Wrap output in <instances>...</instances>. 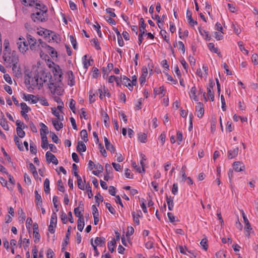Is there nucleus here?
Segmentation results:
<instances>
[{"mask_svg": "<svg viewBox=\"0 0 258 258\" xmlns=\"http://www.w3.org/2000/svg\"><path fill=\"white\" fill-rule=\"evenodd\" d=\"M47 12L48 10L34 11L31 17L35 22H45L48 20Z\"/></svg>", "mask_w": 258, "mask_h": 258, "instance_id": "f257e3e1", "label": "nucleus"}, {"mask_svg": "<svg viewBox=\"0 0 258 258\" xmlns=\"http://www.w3.org/2000/svg\"><path fill=\"white\" fill-rule=\"evenodd\" d=\"M3 58L5 61L9 64L18 63L19 61L18 55L15 51H13L12 52L11 51L9 52H3Z\"/></svg>", "mask_w": 258, "mask_h": 258, "instance_id": "f03ea898", "label": "nucleus"}, {"mask_svg": "<svg viewBox=\"0 0 258 258\" xmlns=\"http://www.w3.org/2000/svg\"><path fill=\"white\" fill-rule=\"evenodd\" d=\"M29 2V6L33 7L35 11L48 10L47 6L40 1L30 0Z\"/></svg>", "mask_w": 258, "mask_h": 258, "instance_id": "7ed1b4c3", "label": "nucleus"}, {"mask_svg": "<svg viewBox=\"0 0 258 258\" xmlns=\"http://www.w3.org/2000/svg\"><path fill=\"white\" fill-rule=\"evenodd\" d=\"M17 45L19 51L22 53H25L28 50V46L24 38L20 37L17 41Z\"/></svg>", "mask_w": 258, "mask_h": 258, "instance_id": "20e7f679", "label": "nucleus"}, {"mask_svg": "<svg viewBox=\"0 0 258 258\" xmlns=\"http://www.w3.org/2000/svg\"><path fill=\"white\" fill-rule=\"evenodd\" d=\"M49 89L52 94H56L57 95H62L63 91V89L61 87L57 86L54 83L49 84Z\"/></svg>", "mask_w": 258, "mask_h": 258, "instance_id": "39448f33", "label": "nucleus"}, {"mask_svg": "<svg viewBox=\"0 0 258 258\" xmlns=\"http://www.w3.org/2000/svg\"><path fill=\"white\" fill-rule=\"evenodd\" d=\"M57 223V215L55 214L54 212L52 213L50 221V224L48 227V230L51 233H54L55 231V228L56 227Z\"/></svg>", "mask_w": 258, "mask_h": 258, "instance_id": "423d86ee", "label": "nucleus"}, {"mask_svg": "<svg viewBox=\"0 0 258 258\" xmlns=\"http://www.w3.org/2000/svg\"><path fill=\"white\" fill-rule=\"evenodd\" d=\"M51 71L55 78L58 81H61L62 77V71L58 65L54 66Z\"/></svg>", "mask_w": 258, "mask_h": 258, "instance_id": "0eeeda50", "label": "nucleus"}, {"mask_svg": "<svg viewBox=\"0 0 258 258\" xmlns=\"http://www.w3.org/2000/svg\"><path fill=\"white\" fill-rule=\"evenodd\" d=\"M23 99L26 101H28L32 104L36 103L39 101V98L36 96L32 94H24Z\"/></svg>", "mask_w": 258, "mask_h": 258, "instance_id": "6e6552de", "label": "nucleus"}, {"mask_svg": "<svg viewBox=\"0 0 258 258\" xmlns=\"http://www.w3.org/2000/svg\"><path fill=\"white\" fill-rule=\"evenodd\" d=\"M233 167L235 171L240 172L245 170V165L241 161H235L233 164Z\"/></svg>", "mask_w": 258, "mask_h": 258, "instance_id": "1a4fd4ad", "label": "nucleus"}, {"mask_svg": "<svg viewBox=\"0 0 258 258\" xmlns=\"http://www.w3.org/2000/svg\"><path fill=\"white\" fill-rule=\"evenodd\" d=\"M46 159L48 163L52 162L55 165H57L58 163V160L55 156L50 152L48 151L46 153Z\"/></svg>", "mask_w": 258, "mask_h": 258, "instance_id": "9d476101", "label": "nucleus"}, {"mask_svg": "<svg viewBox=\"0 0 258 258\" xmlns=\"http://www.w3.org/2000/svg\"><path fill=\"white\" fill-rule=\"evenodd\" d=\"M214 82L212 81H210L207 87V93L209 98L211 101L214 100V95L212 91L213 87L214 86Z\"/></svg>", "mask_w": 258, "mask_h": 258, "instance_id": "9b49d317", "label": "nucleus"}, {"mask_svg": "<svg viewBox=\"0 0 258 258\" xmlns=\"http://www.w3.org/2000/svg\"><path fill=\"white\" fill-rule=\"evenodd\" d=\"M51 109L52 113L56 117V119L63 120V112H61L60 111H58L56 107H52Z\"/></svg>", "mask_w": 258, "mask_h": 258, "instance_id": "f8f14e48", "label": "nucleus"}, {"mask_svg": "<svg viewBox=\"0 0 258 258\" xmlns=\"http://www.w3.org/2000/svg\"><path fill=\"white\" fill-rule=\"evenodd\" d=\"M84 210V205L81 202L79 203V206L74 209V213L76 217L80 218L83 217L81 212Z\"/></svg>", "mask_w": 258, "mask_h": 258, "instance_id": "ddd939ff", "label": "nucleus"}, {"mask_svg": "<svg viewBox=\"0 0 258 258\" xmlns=\"http://www.w3.org/2000/svg\"><path fill=\"white\" fill-rule=\"evenodd\" d=\"M208 47L211 51H212L213 53L217 54V55L220 57H222L220 52V50L219 49L218 47L215 46V45L213 43H209L208 44Z\"/></svg>", "mask_w": 258, "mask_h": 258, "instance_id": "4468645a", "label": "nucleus"}, {"mask_svg": "<svg viewBox=\"0 0 258 258\" xmlns=\"http://www.w3.org/2000/svg\"><path fill=\"white\" fill-rule=\"evenodd\" d=\"M239 148L238 147H235L232 149L229 150L228 151V157L229 159H233L236 157L238 154Z\"/></svg>", "mask_w": 258, "mask_h": 258, "instance_id": "2eb2a0df", "label": "nucleus"}, {"mask_svg": "<svg viewBox=\"0 0 258 258\" xmlns=\"http://www.w3.org/2000/svg\"><path fill=\"white\" fill-rule=\"evenodd\" d=\"M62 121L63 120H59L56 119H52V123L56 131H59L63 127Z\"/></svg>", "mask_w": 258, "mask_h": 258, "instance_id": "dca6fc26", "label": "nucleus"}, {"mask_svg": "<svg viewBox=\"0 0 258 258\" xmlns=\"http://www.w3.org/2000/svg\"><path fill=\"white\" fill-rule=\"evenodd\" d=\"M98 91L100 94L99 97L101 99H103V96H107L108 97H110V94L108 92V90L105 87H104L102 89H98Z\"/></svg>", "mask_w": 258, "mask_h": 258, "instance_id": "f3484780", "label": "nucleus"}, {"mask_svg": "<svg viewBox=\"0 0 258 258\" xmlns=\"http://www.w3.org/2000/svg\"><path fill=\"white\" fill-rule=\"evenodd\" d=\"M197 115L198 117L201 118L204 113V109L202 106V104L201 102L198 103V105L196 106Z\"/></svg>", "mask_w": 258, "mask_h": 258, "instance_id": "a211bd4d", "label": "nucleus"}, {"mask_svg": "<svg viewBox=\"0 0 258 258\" xmlns=\"http://www.w3.org/2000/svg\"><path fill=\"white\" fill-rule=\"evenodd\" d=\"M197 89L195 86H193L191 88L190 92L189 93L190 98L194 100L195 101H198V97L197 95Z\"/></svg>", "mask_w": 258, "mask_h": 258, "instance_id": "6ab92c4d", "label": "nucleus"}, {"mask_svg": "<svg viewBox=\"0 0 258 258\" xmlns=\"http://www.w3.org/2000/svg\"><path fill=\"white\" fill-rule=\"evenodd\" d=\"M142 75L139 78V81L141 84L145 82L146 78L148 75V69L146 67H143L142 69Z\"/></svg>", "mask_w": 258, "mask_h": 258, "instance_id": "aec40b11", "label": "nucleus"}, {"mask_svg": "<svg viewBox=\"0 0 258 258\" xmlns=\"http://www.w3.org/2000/svg\"><path fill=\"white\" fill-rule=\"evenodd\" d=\"M37 33L40 36L46 37L50 35V33H52V31L44 28H40L37 29Z\"/></svg>", "mask_w": 258, "mask_h": 258, "instance_id": "412c9836", "label": "nucleus"}, {"mask_svg": "<svg viewBox=\"0 0 258 258\" xmlns=\"http://www.w3.org/2000/svg\"><path fill=\"white\" fill-rule=\"evenodd\" d=\"M186 18L188 23L191 26L193 27L195 25H197V22L192 18V13L189 10H187L186 12Z\"/></svg>", "mask_w": 258, "mask_h": 258, "instance_id": "4be33fe9", "label": "nucleus"}, {"mask_svg": "<svg viewBox=\"0 0 258 258\" xmlns=\"http://www.w3.org/2000/svg\"><path fill=\"white\" fill-rule=\"evenodd\" d=\"M122 84L127 87L130 90H132L133 88V85L131 84V81L126 77L123 76L122 78Z\"/></svg>", "mask_w": 258, "mask_h": 258, "instance_id": "5701e85b", "label": "nucleus"}, {"mask_svg": "<svg viewBox=\"0 0 258 258\" xmlns=\"http://www.w3.org/2000/svg\"><path fill=\"white\" fill-rule=\"evenodd\" d=\"M40 126L41 127L40 130L41 137L46 136V135L48 133V129L47 126L43 123H40Z\"/></svg>", "mask_w": 258, "mask_h": 258, "instance_id": "b1692460", "label": "nucleus"}, {"mask_svg": "<svg viewBox=\"0 0 258 258\" xmlns=\"http://www.w3.org/2000/svg\"><path fill=\"white\" fill-rule=\"evenodd\" d=\"M0 124L4 130L6 131L9 130V125L3 115L0 116Z\"/></svg>", "mask_w": 258, "mask_h": 258, "instance_id": "393cba45", "label": "nucleus"}, {"mask_svg": "<svg viewBox=\"0 0 258 258\" xmlns=\"http://www.w3.org/2000/svg\"><path fill=\"white\" fill-rule=\"evenodd\" d=\"M77 184L79 189L84 190L87 189L88 186H89L88 184H86V181L84 180L83 181L82 178L81 177V181H79V180H77Z\"/></svg>", "mask_w": 258, "mask_h": 258, "instance_id": "a878e982", "label": "nucleus"}, {"mask_svg": "<svg viewBox=\"0 0 258 258\" xmlns=\"http://www.w3.org/2000/svg\"><path fill=\"white\" fill-rule=\"evenodd\" d=\"M166 202L168 205V208L169 211H172L174 207L173 198L171 197H166Z\"/></svg>", "mask_w": 258, "mask_h": 258, "instance_id": "bb28decb", "label": "nucleus"}, {"mask_svg": "<svg viewBox=\"0 0 258 258\" xmlns=\"http://www.w3.org/2000/svg\"><path fill=\"white\" fill-rule=\"evenodd\" d=\"M47 50H46L51 56V57H57V53L56 51L55 50L54 48L51 46H48Z\"/></svg>", "mask_w": 258, "mask_h": 258, "instance_id": "cd10ccee", "label": "nucleus"}, {"mask_svg": "<svg viewBox=\"0 0 258 258\" xmlns=\"http://www.w3.org/2000/svg\"><path fill=\"white\" fill-rule=\"evenodd\" d=\"M85 225L84 219L83 217H80L78 220L77 228L78 230L82 232Z\"/></svg>", "mask_w": 258, "mask_h": 258, "instance_id": "c85d7f7f", "label": "nucleus"}, {"mask_svg": "<svg viewBox=\"0 0 258 258\" xmlns=\"http://www.w3.org/2000/svg\"><path fill=\"white\" fill-rule=\"evenodd\" d=\"M20 106L21 108V114L27 113L30 110V108L25 103H21Z\"/></svg>", "mask_w": 258, "mask_h": 258, "instance_id": "c756f323", "label": "nucleus"}, {"mask_svg": "<svg viewBox=\"0 0 258 258\" xmlns=\"http://www.w3.org/2000/svg\"><path fill=\"white\" fill-rule=\"evenodd\" d=\"M41 147L43 149H47L49 146L47 137L46 136L41 137Z\"/></svg>", "mask_w": 258, "mask_h": 258, "instance_id": "7c9ffc66", "label": "nucleus"}, {"mask_svg": "<svg viewBox=\"0 0 258 258\" xmlns=\"http://www.w3.org/2000/svg\"><path fill=\"white\" fill-rule=\"evenodd\" d=\"M77 150L78 152H85L86 150V147L83 142H79L77 147Z\"/></svg>", "mask_w": 258, "mask_h": 258, "instance_id": "2f4dec72", "label": "nucleus"}, {"mask_svg": "<svg viewBox=\"0 0 258 258\" xmlns=\"http://www.w3.org/2000/svg\"><path fill=\"white\" fill-rule=\"evenodd\" d=\"M102 117L103 119V122L105 126H109V116L108 114L105 112L103 111L101 113Z\"/></svg>", "mask_w": 258, "mask_h": 258, "instance_id": "473e14b6", "label": "nucleus"}, {"mask_svg": "<svg viewBox=\"0 0 258 258\" xmlns=\"http://www.w3.org/2000/svg\"><path fill=\"white\" fill-rule=\"evenodd\" d=\"M105 238L103 237H96L94 241V244L98 246H102L105 243Z\"/></svg>", "mask_w": 258, "mask_h": 258, "instance_id": "72a5a7b5", "label": "nucleus"}, {"mask_svg": "<svg viewBox=\"0 0 258 258\" xmlns=\"http://www.w3.org/2000/svg\"><path fill=\"white\" fill-rule=\"evenodd\" d=\"M20 66L18 63H12V70L16 74V75H20L21 74Z\"/></svg>", "mask_w": 258, "mask_h": 258, "instance_id": "f704fd0d", "label": "nucleus"}, {"mask_svg": "<svg viewBox=\"0 0 258 258\" xmlns=\"http://www.w3.org/2000/svg\"><path fill=\"white\" fill-rule=\"evenodd\" d=\"M28 40L30 45V49L31 50H35V45L36 44V39L30 36L28 38Z\"/></svg>", "mask_w": 258, "mask_h": 258, "instance_id": "c9c22d12", "label": "nucleus"}, {"mask_svg": "<svg viewBox=\"0 0 258 258\" xmlns=\"http://www.w3.org/2000/svg\"><path fill=\"white\" fill-rule=\"evenodd\" d=\"M115 244L116 241L114 238L108 242V248L111 252H113L114 251V248Z\"/></svg>", "mask_w": 258, "mask_h": 258, "instance_id": "e433bc0d", "label": "nucleus"}, {"mask_svg": "<svg viewBox=\"0 0 258 258\" xmlns=\"http://www.w3.org/2000/svg\"><path fill=\"white\" fill-rule=\"evenodd\" d=\"M140 214H142V212L141 211H139L138 214L136 215L135 212L132 213V216L133 217V219L134 222L137 224L139 225L140 223L139 217L140 216Z\"/></svg>", "mask_w": 258, "mask_h": 258, "instance_id": "4c0bfd02", "label": "nucleus"}, {"mask_svg": "<svg viewBox=\"0 0 258 258\" xmlns=\"http://www.w3.org/2000/svg\"><path fill=\"white\" fill-rule=\"evenodd\" d=\"M50 182L48 178H46L44 182V191L46 194H49L50 192L49 187Z\"/></svg>", "mask_w": 258, "mask_h": 258, "instance_id": "58836bf2", "label": "nucleus"}, {"mask_svg": "<svg viewBox=\"0 0 258 258\" xmlns=\"http://www.w3.org/2000/svg\"><path fill=\"white\" fill-rule=\"evenodd\" d=\"M8 175L9 182L11 183V185L8 184L7 186V188L10 190H12L13 189L14 185L15 184V180L14 179V178L11 175H9V174H7Z\"/></svg>", "mask_w": 258, "mask_h": 258, "instance_id": "ea45409f", "label": "nucleus"}, {"mask_svg": "<svg viewBox=\"0 0 258 258\" xmlns=\"http://www.w3.org/2000/svg\"><path fill=\"white\" fill-rule=\"evenodd\" d=\"M140 157L141 159L140 160V163L142 166V170L143 171V173L145 172L144 166L145 165V161L146 160V156L143 154H141Z\"/></svg>", "mask_w": 258, "mask_h": 258, "instance_id": "a19ab883", "label": "nucleus"}, {"mask_svg": "<svg viewBox=\"0 0 258 258\" xmlns=\"http://www.w3.org/2000/svg\"><path fill=\"white\" fill-rule=\"evenodd\" d=\"M80 136L82 140H83L84 142H87L88 141V134L86 130H83L81 131L80 132Z\"/></svg>", "mask_w": 258, "mask_h": 258, "instance_id": "79ce46f5", "label": "nucleus"}, {"mask_svg": "<svg viewBox=\"0 0 258 258\" xmlns=\"http://www.w3.org/2000/svg\"><path fill=\"white\" fill-rule=\"evenodd\" d=\"M69 81L68 82V85L70 86H73L75 85V79L74 77L73 74V72L71 71L69 74Z\"/></svg>", "mask_w": 258, "mask_h": 258, "instance_id": "37998d69", "label": "nucleus"}, {"mask_svg": "<svg viewBox=\"0 0 258 258\" xmlns=\"http://www.w3.org/2000/svg\"><path fill=\"white\" fill-rule=\"evenodd\" d=\"M14 141L15 142L16 145L19 148L20 151H23L24 150L23 146L21 145V141L17 136L14 137Z\"/></svg>", "mask_w": 258, "mask_h": 258, "instance_id": "c03bdc74", "label": "nucleus"}, {"mask_svg": "<svg viewBox=\"0 0 258 258\" xmlns=\"http://www.w3.org/2000/svg\"><path fill=\"white\" fill-rule=\"evenodd\" d=\"M91 43L92 45L97 49V50H100L101 49V47L100 46V44L99 43V41L97 39L94 38L91 40Z\"/></svg>", "mask_w": 258, "mask_h": 258, "instance_id": "a18cd8bd", "label": "nucleus"}, {"mask_svg": "<svg viewBox=\"0 0 258 258\" xmlns=\"http://www.w3.org/2000/svg\"><path fill=\"white\" fill-rule=\"evenodd\" d=\"M44 58L46 60V58H47V65L50 69H52L54 68V66H56L55 63H54L53 61H52L49 58V56L47 55H45Z\"/></svg>", "mask_w": 258, "mask_h": 258, "instance_id": "49530a36", "label": "nucleus"}, {"mask_svg": "<svg viewBox=\"0 0 258 258\" xmlns=\"http://www.w3.org/2000/svg\"><path fill=\"white\" fill-rule=\"evenodd\" d=\"M50 35H51V39L53 41L56 42L57 43L60 42V38L59 35L53 32H52V33H50Z\"/></svg>", "mask_w": 258, "mask_h": 258, "instance_id": "de8ad7c7", "label": "nucleus"}, {"mask_svg": "<svg viewBox=\"0 0 258 258\" xmlns=\"http://www.w3.org/2000/svg\"><path fill=\"white\" fill-rule=\"evenodd\" d=\"M138 140L141 143H145L147 140V135L144 133H140L138 135Z\"/></svg>", "mask_w": 258, "mask_h": 258, "instance_id": "09e8293b", "label": "nucleus"}, {"mask_svg": "<svg viewBox=\"0 0 258 258\" xmlns=\"http://www.w3.org/2000/svg\"><path fill=\"white\" fill-rule=\"evenodd\" d=\"M75 104L76 102L74 99H71L69 100V107L74 113H75Z\"/></svg>", "mask_w": 258, "mask_h": 258, "instance_id": "8fccbe9b", "label": "nucleus"}, {"mask_svg": "<svg viewBox=\"0 0 258 258\" xmlns=\"http://www.w3.org/2000/svg\"><path fill=\"white\" fill-rule=\"evenodd\" d=\"M23 129L24 128H21V127H17L16 128L18 136L21 138L24 137L25 136V133L23 131Z\"/></svg>", "mask_w": 258, "mask_h": 258, "instance_id": "3c124183", "label": "nucleus"}, {"mask_svg": "<svg viewBox=\"0 0 258 258\" xmlns=\"http://www.w3.org/2000/svg\"><path fill=\"white\" fill-rule=\"evenodd\" d=\"M28 168L29 170L32 172L34 176L37 175V172L36 168L32 163H29Z\"/></svg>", "mask_w": 258, "mask_h": 258, "instance_id": "603ef678", "label": "nucleus"}, {"mask_svg": "<svg viewBox=\"0 0 258 258\" xmlns=\"http://www.w3.org/2000/svg\"><path fill=\"white\" fill-rule=\"evenodd\" d=\"M4 46L5 47L4 52H9L11 51V49L9 47V42L8 40H5Z\"/></svg>", "mask_w": 258, "mask_h": 258, "instance_id": "864d4df0", "label": "nucleus"}, {"mask_svg": "<svg viewBox=\"0 0 258 258\" xmlns=\"http://www.w3.org/2000/svg\"><path fill=\"white\" fill-rule=\"evenodd\" d=\"M200 244L204 250H207L208 246L207 244V239L206 238L203 239L200 242Z\"/></svg>", "mask_w": 258, "mask_h": 258, "instance_id": "5fc2aeb1", "label": "nucleus"}, {"mask_svg": "<svg viewBox=\"0 0 258 258\" xmlns=\"http://www.w3.org/2000/svg\"><path fill=\"white\" fill-rule=\"evenodd\" d=\"M216 258H223L226 257V253L223 250H220L216 253Z\"/></svg>", "mask_w": 258, "mask_h": 258, "instance_id": "6e6d98bb", "label": "nucleus"}, {"mask_svg": "<svg viewBox=\"0 0 258 258\" xmlns=\"http://www.w3.org/2000/svg\"><path fill=\"white\" fill-rule=\"evenodd\" d=\"M34 241L37 243L39 241L40 236L38 231H33Z\"/></svg>", "mask_w": 258, "mask_h": 258, "instance_id": "4d7b16f0", "label": "nucleus"}, {"mask_svg": "<svg viewBox=\"0 0 258 258\" xmlns=\"http://www.w3.org/2000/svg\"><path fill=\"white\" fill-rule=\"evenodd\" d=\"M105 206H106V208L108 209V210H109V211L112 214H115V210L114 209V208H113L111 204L110 203H105Z\"/></svg>", "mask_w": 258, "mask_h": 258, "instance_id": "13d9d810", "label": "nucleus"}, {"mask_svg": "<svg viewBox=\"0 0 258 258\" xmlns=\"http://www.w3.org/2000/svg\"><path fill=\"white\" fill-rule=\"evenodd\" d=\"M124 174L125 176L127 178H133V174H132L131 170L128 168L125 169Z\"/></svg>", "mask_w": 258, "mask_h": 258, "instance_id": "bf43d9fd", "label": "nucleus"}, {"mask_svg": "<svg viewBox=\"0 0 258 258\" xmlns=\"http://www.w3.org/2000/svg\"><path fill=\"white\" fill-rule=\"evenodd\" d=\"M146 24L144 23V21H143L142 23L140 24V34H145L146 32Z\"/></svg>", "mask_w": 258, "mask_h": 258, "instance_id": "052dcab7", "label": "nucleus"}, {"mask_svg": "<svg viewBox=\"0 0 258 258\" xmlns=\"http://www.w3.org/2000/svg\"><path fill=\"white\" fill-rule=\"evenodd\" d=\"M177 46L179 49L181 50L183 53L185 52L184 45L182 41H178L177 43Z\"/></svg>", "mask_w": 258, "mask_h": 258, "instance_id": "680f3d73", "label": "nucleus"}, {"mask_svg": "<svg viewBox=\"0 0 258 258\" xmlns=\"http://www.w3.org/2000/svg\"><path fill=\"white\" fill-rule=\"evenodd\" d=\"M238 44L240 48V50L241 51H242L244 53L247 55L248 54V51L244 47L242 43L241 42H239L238 43Z\"/></svg>", "mask_w": 258, "mask_h": 258, "instance_id": "e2e57ef3", "label": "nucleus"}, {"mask_svg": "<svg viewBox=\"0 0 258 258\" xmlns=\"http://www.w3.org/2000/svg\"><path fill=\"white\" fill-rule=\"evenodd\" d=\"M83 59H84L83 60L84 67L85 69H87L89 67V66H90V61L87 59V55H85L83 56Z\"/></svg>", "mask_w": 258, "mask_h": 258, "instance_id": "0e129e2a", "label": "nucleus"}, {"mask_svg": "<svg viewBox=\"0 0 258 258\" xmlns=\"http://www.w3.org/2000/svg\"><path fill=\"white\" fill-rule=\"evenodd\" d=\"M244 229L246 232V235L249 236L250 235V231L252 229L250 223L245 224Z\"/></svg>", "mask_w": 258, "mask_h": 258, "instance_id": "69168bd1", "label": "nucleus"}, {"mask_svg": "<svg viewBox=\"0 0 258 258\" xmlns=\"http://www.w3.org/2000/svg\"><path fill=\"white\" fill-rule=\"evenodd\" d=\"M222 33L221 32H215L214 33V37L217 40H222L223 38V36L222 34Z\"/></svg>", "mask_w": 258, "mask_h": 258, "instance_id": "338daca9", "label": "nucleus"}, {"mask_svg": "<svg viewBox=\"0 0 258 258\" xmlns=\"http://www.w3.org/2000/svg\"><path fill=\"white\" fill-rule=\"evenodd\" d=\"M29 240L28 239L24 238L23 240L21 241L20 244H22L24 248H26L29 246Z\"/></svg>", "mask_w": 258, "mask_h": 258, "instance_id": "774afa93", "label": "nucleus"}]
</instances>
